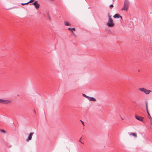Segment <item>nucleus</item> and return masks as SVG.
<instances>
[{"label":"nucleus","instance_id":"1","mask_svg":"<svg viewBox=\"0 0 152 152\" xmlns=\"http://www.w3.org/2000/svg\"><path fill=\"white\" fill-rule=\"evenodd\" d=\"M129 2L128 0H125L124 2V5L121 9V10L127 11L128 9Z\"/></svg>","mask_w":152,"mask_h":152},{"label":"nucleus","instance_id":"2","mask_svg":"<svg viewBox=\"0 0 152 152\" xmlns=\"http://www.w3.org/2000/svg\"><path fill=\"white\" fill-rule=\"evenodd\" d=\"M111 16H109L108 21L107 23V25L109 27H113L114 25V23H113V20L112 19Z\"/></svg>","mask_w":152,"mask_h":152},{"label":"nucleus","instance_id":"3","mask_svg":"<svg viewBox=\"0 0 152 152\" xmlns=\"http://www.w3.org/2000/svg\"><path fill=\"white\" fill-rule=\"evenodd\" d=\"M139 90L141 91L144 92L146 94H149L150 92H151V91L146 89L143 88H139Z\"/></svg>","mask_w":152,"mask_h":152},{"label":"nucleus","instance_id":"4","mask_svg":"<svg viewBox=\"0 0 152 152\" xmlns=\"http://www.w3.org/2000/svg\"><path fill=\"white\" fill-rule=\"evenodd\" d=\"M11 101L0 99V103L3 104H8L11 103Z\"/></svg>","mask_w":152,"mask_h":152},{"label":"nucleus","instance_id":"5","mask_svg":"<svg viewBox=\"0 0 152 152\" xmlns=\"http://www.w3.org/2000/svg\"><path fill=\"white\" fill-rule=\"evenodd\" d=\"M34 134V132H30L28 135V136L26 140L27 142H28L29 140H31L32 138V136Z\"/></svg>","mask_w":152,"mask_h":152},{"label":"nucleus","instance_id":"6","mask_svg":"<svg viewBox=\"0 0 152 152\" xmlns=\"http://www.w3.org/2000/svg\"><path fill=\"white\" fill-rule=\"evenodd\" d=\"M32 4L34 5L37 9H38L39 7V5L37 1H35V2L33 3Z\"/></svg>","mask_w":152,"mask_h":152},{"label":"nucleus","instance_id":"7","mask_svg":"<svg viewBox=\"0 0 152 152\" xmlns=\"http://www.w3.org/2000/svg\"><path fill=\"white\" fill-rule=\"evenodd\" d=\"M135 118L136 119L141 121H142L143 119V118L142 117H140L138 115L135 116Z\"/></svg>","mask_w":152,"mask_h":152},{"label":"nucleus","instance_id":"8","mask_svg":"<svg viewBox=\"0 0 152 152\" xmlns=\"http://www.w3.org/2000/svg\"><path fill=\"white\" fill-rule=\"evenodd\" d=\"M88 99L90 101H92L94 102H95L96 101V99L94 98V97H91L89 96Z\"/></svg>","mask_w":152,"mask_h":152},{"label":"nucleus","instance_id":"9","mask_svg":"<svg viewBox=\"0 0 152 152\" xmlns=\"http://www.w3.org/2000/svg\"><path fill=\"white\" fill-rule=\"evenodd\" d=\"M113 17L114 18H119L120 17L121 18H122L121 16H120L118 14L115 15L113 16Z\"/></svg>","mask_w":152,"mask_h":152},{"label":"nucleus","instance_id":"10","mask_svg":"<svg viewBox=\"0 0 152 152\" xmlns=\"http://www.w3.org/2000/svg\"><path fill=\"white\" fill-rule=\"evenodd\" d=\"M129 135H132L134 136L135 137H137V134L134 133H131L130 134H129Z\"/></svg>","mask_w":152,"mask_h":152},{"label":"nucleus","instance_id":"11","mask_svg":"<svg viewBox=\"0 0 152 152\" xmlns=\"http://www.w3.org/2000/svg\"><path fill=\"white\" fill-rule=\"evenodd\" d=\"M64 24L66 26H69L71 25V24L69 23L66 21H65L64 22Z\"/></svg>","mask_w":152,"mask_h":152},{"label":"nucleus","instance_id":"12","mask_svg":"<svg viewBox=\"0 0 152 152\" xmlns=\"http://www.w3.org/2000/svg\"><path fill=\"white\" fill-rule=\"evenodd\" d=\"M83 96L84 97H86V98H87V99H88V98H89V96H87L86 95H85V94H83Z\"/></svg>","mask_w":152,"mask_h":152},{"label":"nucleus","instance_id":"13","mask_svg":"<svg viewBox=\"0 0 152 152\" xmlns=\"http://www.w3.org/2000/svg\"><path fill=\"white\" fill-rule=\"evenodd\" d=\"M145 107H146V111L147 112H148V104H145Z\"/></svg>","mask_w":152,"mask_h":152},{"label":"nucleus","instance_id":"14","mask_svg":"<svg viewBox=\"0 0 152 152\" xmlns=\"http://www.w3.org/2000/svg\"><path fill=\"white\" fill-rule=\"evenodd\" d=\"M34 0H30L29 2H28V3H32V2H33L34 1Z\"/></svg>","mask_w":152,"mask_h":152},{"label":"nucleus","instance_id":"15","mask_svg":"<svg viewBox=\"0 0 152 152\" xmlns=\"http://www.w3.org/2000/svg\"><path fill=\"white\" fill-rule=\"evenodd\" d=\"M28 3H28V2L27 3H22V4H21L22 5H24L27 4H28Z\"/></svg>","mask_w":152,"mask_h":152},{"label":"nucleus","instance_id":"16","mask_svg":"<svg viewBox=\"0 0 152 152\" xmlns=\"http://www.w3.org/2000/svg\"><path fill=\"white\" fill-rule=\"evenodd\" d=\"M109 7L110 8L113 7V4H111L110 5Z\"/></svg>","mask_w":152,"mask_h":152},{"label":"nucleus","instance_id":"17","mask_svg":"<svg viewBox=\"0 0 152 152\" xmlns=\"http://www.w3.org/2000/svg\"><path fill=\"white\" fill-rule=\"evenodd\" d=\"M75 30V28H71V31H74Z\"/></svg>","mask_w":152,"mask_h":152},{"label":"nucleus","instance_id":"18","mask_svg":"<svg viewBox=\"0 0 152 152\" xmlns=\"http://www.w3.org/2000/svg\"><path fill=\"white\" fill-rule=\"evenodd\" d=\"M80 121H81V122H82V124H83V125H84V122L83 121H82V120H80Z\"/></svg>","mask_w":152,"mask_h":152},{"label":"nucleus","instance_id":"19","mask_svg":"<svg viewBox=\"0 0 152 152\" xmlns=\"http://www.w3.org/2000/svg\"><path fill=\"white\" fill-rule=\"evenodd\" d=\"M68 29L69 30H71V28H68Z\"/></svg>","mask_w":152,"mask_h":152},{"label":"nucleus","instance_id":"20","mask_svg":"<svg viewBox=\"0 0 152 152\" xmlns=\"http://www.w3.org/2000/svg\"><path fill=\"white\" fill-rule=\"evenodd\" d=\"M120 117H121V119L122 120H123L124 119V118H123L121 116H120Z\"/></svg>","mask_w":152,"mask_h":152},{"label":"nucleus","instance_id":"21","mask_svg":"<svg viewBox=\"0 0 152 152\" xmlns=\"http://www.w3.org/2000/svg\"><path fill=\"white\" fill-rule=\"evenodd\" d=\"M2 132H3V133H4V132H5V131H4V130H3V131H2Z\"/></svg>","mask_w":152,"mask_h":152},{"label":"nucleus","instance_id":"22","mask_svg":"<svg viewBox=\"0 0 152 152\" xmlns=\"http://www.w3.org/2000/svg\"><path fill=\"white\" fill-rule=\"evenodd\" d=\"M147 112V113H148V114L149 115V113L148 112H148Z\"/></svg>","mask_w":152,"mask_h":152},{"label":"nucleus","instance_id":"23","mask_svg":"<svg viewBox=\"0 0 152 152\" xmlns=\"http://www.w3.org/2000/svg\"><path fill=\"white\" fill-rule=\"evenodd\" d=\"M34 112L35 113V110H34Z\"/></svg>","mask_w":152,"mask_h":152},{"label":"nucleus","instance_id":"24","mask_svg":"<svg viewBox=\"0 0 152 152\" xmlns=\"http://www.w3.org/2000/svg\"><path fill=\"white\" fill-rule=\"evenodd\" d=\"M79 141H80V142H81V141H80V140H79Z\"/></svg>","mask_w":152,"mask_h":152}]
</instances>
